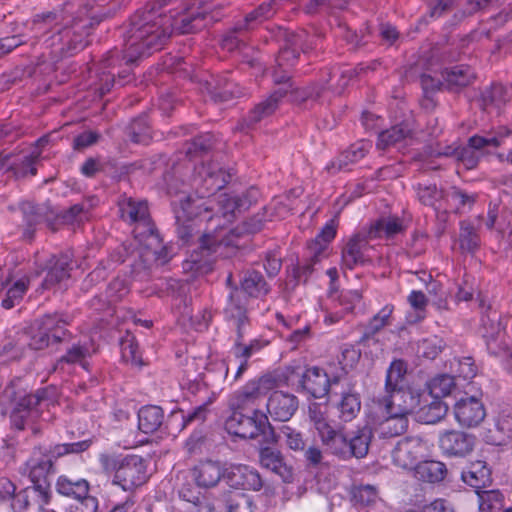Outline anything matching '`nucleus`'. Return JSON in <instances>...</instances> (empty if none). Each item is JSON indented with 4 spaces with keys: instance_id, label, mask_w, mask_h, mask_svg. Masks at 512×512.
Returning <instances> with one entry per match:
<instances>
[{
    "instance_id": "nucleus-1",
    "label": "nucleus",
    "mask_w": 512,
    "mask_h": 512,
    "mask_svg": "<svg viewBox=\"0 0 512 512\" xmlns=\"http://www.w3.org/2000/svg\"><path fill=\"white\" fill-rule=\"evenodd\" d=\"M172 0H158L159 7L147 5L137 11L131 18L130 26L125 34V55L127 62L149 56L162 49L171 36L170 19L160 8Z\"/></svg>"
},
{
    "instance_id": "nucleus-2",
    "label": "nucleus",
    "mask_w": 512,
    "mask_h": 512,
    "mask_svg": "<svg viewBox=\"0 0 512 512\" xmlns=\"http://www.w3.org/2000/svg\"><path fill=\"white\" fill-rule=\"evenodd\" d=\"M71 20L63 13L48 12L36 15L32 22V31L36 38L43 40L46 48L52 49L57 56L65 51L82 49L89 31L85 24Z\"/></svg>"
},
{
    "instance_id": "nucleus-3",
    "label": "nucleus",
    "mask_w": 512,
    "mask_h": 512,
    "mask_svg": "<svg viewBox=\"0 0 512 512\" xmlns=\"http://www.w3.org/2000/svg\"><path fill=\"white\" fill-rule=\"evenodd\" d=\"M326 451L341 460L352 457L363 458L367 455L372 439L371 429L362 427L348 437L343 428L332 427L319 436Z\"/></svg>"
},
{
    "instance_id": "nucleus-4",
    "label": "nucleus",
    "mask_w": 512,
    "mask_h": 512,
    "mask_svg": "<svg viewBox=\"0 0 512 512\" xmlns=\"http://www.w3.org/2000/svg\"><path fill=\"white\" fill-rule=\"evenodd\" d=\"M65 326L66 322L58 315H45L34 323L29 332L22 333L20 340L33 350H42L70 339L71 334Z\"/></svg>"
},
{
    "instance_id": "nucleus-5",
    "label": "nucleus",
    "mask_w": 512,
    "mask_h": 512,
    "mask_svg": "<svg viewBox=\"0 0 512 512\" xmlns=\"http://www.w3.org/2000/svg\"><path fill=\"white\" fill-rule=\"evenodd\" d=\"M223 227L215 229L213 233L203 235L198 250H194L190 256L184 260L182 267L185 272L193 275L204 274L211 270V253L217 252L218 248L224 246H235L232 237L235 231H230L231 235L222 236Z\"/></svg>"
},
{
    "instance_id": "nucleus-6",
    "label": "nucleus",
    "mask_w": 512,
    "mask_h": 512,
    "mask_svg": "<svg viewBox=\"0 0 512 512\" xmlns=\"http://www.w3.org/2000/svg\"><path fill=\"white\" fill-rule=\"evenodd\" d=\"M432 444L421 436H408L396 444L392 450V462L403 470H414L420 459L428 457Z\"/></svg>"
},
{
    "instance_id": "nucleus-7",
    "label": "nucleus",
    "mask_w": 512,
    "mask_h": 512,
    "mask_svg": "<svg viewBox=\"0 0 512 512\" xmlns=\"http://www.w3.org/2000/svg\"><path fill=\"white\" fill-rule=\"evenodd\" d=\"M270 428L268 417L260 410H253L252 416L242 413V410L234 409L225 422V429L229 434L243 438L254 439Z\"/></svg>"
},
{
    "instance_id": "nucleus-8",
    "label": "nucleus",
    "mask_w": 512,
    "mask_h": 512,
    "mask_svg": "<svg viewBox=\"0 0 512 512\" xmlns=\"http://www.w3.org/2000/svg\"><path fill=\"white\" fill-rule=\"evenodd\" d=\"M259 191L258 189L251 187L241 195H230L227 193L219 194L215 199H208L207 201L197 200L198 203H208L213 210L212 203L217 202L218 209L216 214L210 218V221L218 218V214L227 221L230 222L236 216V213L247 210L253 203L258 200Z\"/></svg>"
},
{
    "instance_id": "nucleus-9",
    "label": "nucleus",
    "mask_w": 512,
    "mask_h": 512,
    "mask_svg": "<svg viewBox=\"0 0 512 512\" xmlns=\"http://www.w3.org/2000/svg\"><path fill=\"white\" fill-rule=\"evenodd\" d=\"M147 478L145 460L138 455H127L120 460L112 483L124 491H132L143 485Z\"/></svg>"
},
{
    "instance_id": "nucleus-10",
    "label": "nucleus",
    "mask_w": 512,
    "mask_h": 512,
    "mask_svg": "<svg viewBox=\"0 0 512 512\" xmlns=\"http://www.w3.org/2000/svg\"><path fill=\"white\" fill-rule=\"evenodd\" d=\"M120 213L124 221L135 225L133 229L135 240L156 229L150 218L146 201L125 199L120 203Z\"/></svg>"
},
{
    "instance_id": "nucleus-11",
    "label": "nucleus",
    "mask_w": 512,
    "mask_h": 512,
    "mask_svg": "<svg viewBox=\"0 0 512 512\" xmlns=\"http://www.w3.org/2000/svg\"><path fill=\"white\" fill-rule=\"evenodd\" d=\"M277 386V380L271 375H264L246 383L241 390L237 391L231 402L236 410H246L257 403L258 400Z\"/></svg>"
},
{
    "instance_id": "nucleus-12",
    "label": "nucleus",
    "mask_w": 512,
    "mask_h": 512,
    "mask_svg": "<svg viewBox=\"0 0 512 512\" xmlns=\"http://www.w3.org/2000/svg\"><path fill=\"white\" fill-rule=\"evenodd\" d=\"M456 422L466 428L479 426L486 417V408L482 399L477 395L465 393L453 405Z\"/></svg>"
},
{
    "instance_id": "nucleus-13",
    "label": "nucleus",
    "mask_w": 512,
    "mask_h": 512,
    "mask_svg": "<svg viewBox=\"0 0 512 512\" xmlns=\"http://www.w3.org/2000/svg\"><path fill=\"white\" fill-rule=\"evenodd\" d=\"M438 447L448 458H464L475 447V437L461 430H445L439 434Z\"/></svg>"
},
{
    "instance_id": "nucleus-14",
    "label": "nucleus",
    "mask_w": 512,
    "mask_h": 512,
    "mask_svg": "<svg viewBox=\"0 0 512 512\" xmlns=\"http://www.w3.org/2000/svg\"><path fill=\"white\" fill-rule=\"evenodd\" d=\"M50 499V485L36 484L16 493L11 506L15 512H41Z\"/></svg>"
},
{
    "instance_id": "nucleus-15",
    "label": "nucleus",
    "mask_w": 512,
    "mask_h": 512,
    "mask_svg": "<svg viewBox=\"0 0 512 512\" xmlns=\"http://www.w3.org/2000/svg\"><path fill=\"white\" fill-rule=\"evenodd\" d=\"M47 400V390L38 389L33 394L19 398L11 415L12 424L23 430L28 421H34L40 415V407Z\"/></svg>"
},
{
    "instance_id": "nucleus-16",
    "label": "nucleus",
    "mask_w": 512,
    "mask_h": 512,
    "mask_svg": "<svg viewBox=\"0 0 512 512\" xmlns=\"http://www.w3.org/2000/svg\"><path fill=\"white\" fill-rule=\"evenodd\" d=\"M136 241L140 249L139 256L145 266H163L170 261V252L167 247L162 245V240L156 229Z\"/></svg>"
},
{
    "instance_id": "nucleus-17",
    "label": "nucleus",
    "mask_w": 512,
    "mask_h": 512,
    "mask_svg": "<svg viewBox=\"0 0 512 512\" xmlns=\"http://www.w3.org/2000/svg\"><path fill=\"white\" fill-rule=\"evenodd\" d=\"M211 209L208 203H198L191 196H183L179 199V205L174 208L176 223L178 225V235L187 242L192 236V225L190 221L201 214V210L209 211Z\"/></svg>"
},
{
    "instance_id": "nucleus-18",
    "label": "nucleus",
    "mask_w": 512,
    "mask_h": 512,
    "mask_svg": "<svg viewBox=\"0 0 512 512\" xmlns=\"http://www.w3.org/2000/svg\"><path fill=\"white\" fill-rule=\"evenodd\" d=\"M22 473L27 475L33 485H49L48 478L54 473L51 456L42 448H36L25 462Z\"/></svg>"
},
{
    "instance_id": "nucleus-19",
    "label": "nucleus",
    "mask_w": 512,
    "mask_h": 512,
    "mask_svg": "<svg viewBox=\"0 0 512 512\" xmlns=\"http://www.w3.org/2000/svg\"><path fill=\"white\" fill-rule=\"evenodd\" d=\"M298 398L290 393L276 391L267 401V412L275 421H288L298 409Z\"/></svg>"
},
{
    "instance_id": "nucleus-20",
    "label": "nucleus",
    "mask_w": 512,
    "mask_h": 512,
    "mask_svg": "<svg viewBox=\"0 0 512 512\" xmlns=\"http://www.w3.org/2000/svg\"><path fill=\"white\" fill-rule=\"evenodd\" d=\"M228 484L237 489L258 491L263 483L258 471L247 465H232L226 469Z\"/></svg>"
},
{
    "instance_id": "nucleus-21",
    "label": "nucleus",
    "mask_w": 512,
    "mask_h": 512,
    "mask_svg": "<svg viewBox=\"0 0 512 512\" xmlns=\"http://www.w3.org/2000/svg\"><path fill=\"white\" fill-rule=\"evenodd\" d=\"M300 384L314 398H322L328 394L331 380L325 369L311 366L307 367L301 374Z\"/></svg>"
},
{
    "instance_id": "nucleus-22",
    "label": "nucleus",
    "mask_w": 512,
    "mask_h": 512,
    "mask_svg": "<svg viewBox=\"0 0 512 512\" xmlns=\"http://www.w3.org/2000/svg\"><path fill=\"white\" fill-rule=\"evenodd\" d=\"M285 94L286 91L277 89L266 99L260 101L244 118L241 129H244V126L248 129L254 128L259 122L270 117L279 107Z\"/></svg>"
},
{
    "instance_id": "nucleus-23",
    "label": "nucleus",
    "mask_w": 512,
    "mask_h": 512,
    "mask_svg": "<svg viewBox=\"0 0 512 512\" xmlns=\"http://www.w3.org/2000/svg\"><path fill=\"white\" fill-rule=\"evenodd\" d=\"M196 484L202 488L215 487L221 478L226 476V470L218 461L205 460L199 462L191 470Z\"/></svg>"
},
{
    "instance_id": "nucleus-24",
    "label": "nucleus",
    "mask_w": 512,
    "mask_h": 512,
    "mask_svg": "<svg viewBox=\"0 0 512 512\" xmlns=\"http://www.w3.org/2000/svg\"><path fill=\"white\" fill-rule=\"evenodd\" d=\"M368 232L358 233L351 237L342 250V263L348 269H353L366 261V251L368 250Z\"/></svg>"
},
{
    "instance_id": "nucleus-25",
    "label": "nucleus",
    "mask_w": 512,
    "mask_h": 512,
    "mask_svg": "<svg viewBox=\"0 0 512 512\" xmlns=\"http://www.w3.org/2000/svg\"><path fill=\"white\" fill-rule=\"evenodd\" d=\"M386 393L387 396L384 398V403L387 413L407 416L417 405L416 397L409 390L398 388L387 390Z\"/></svg>"
},
{
    "instance_id": "nucleus-26",
    "label": "nucleus",
    "mask_w": 512,
    "mask_h": 512,
    "mask_svg": "<svg viewBox=\"0 0 512 512\" xmlns=\"http://www.w3.org/2000/svg\"><path fill=\"white\" fill-rule=\"evenodd\" d=\"M371 143L366 140H360L352 144L346 151L342 152L335 160L331 161L327 166L326 170L335 174L336 172L345 170L349 164L356 163L363 159L369 149Z\"/></svg>"
},
{
    "instance_id": "nucleus-27",
    "label": "nucleus",
    "mask_w": 512,
    "mask_h": 512,
    "mask_svg": "<svg viewBox=\"0 0 512 512\" xmlns=\"http://www.w3.org/2000/svg\"><path fill=\"white\" fill-rule=\"evenodd\" d=\"M40 155L41 152L37 147L29 153L19 155L12 163H9L11 156L6 155L3 159H0V169L7 165L8 169L13 170L17 177H24L28 174L34 176L37 173L35 163L38 161Z\"/></svg>"
},
{
    "instance_id": "nucleus-28",
    "label": "nucleus",
    "mask_w": 512,
    "mask_h": 512,
    "mask_svg": "<svg viewBox=\"0 0 512 512\" xmlns=\"http://www.w3.org/2000/svg\"><path fill=\"white\" fill-rule=\"evenodd\" d=\"M199 174L203 177V184L209 195L221 190L231 178V174L225 171L218 162L203 164Z\"/></svg>"
},
{
    "instance_id": "nucleus-29",
    "label": "nucleus",
    "mask_w": 512,
    "mask_h": 512,
    "mask_svg": "<svg viewBox=\"0 0 512 512\" xmlns=\"http://www.w3.org/2000/svg\"><path fill=\"white\" fill-rule=\"evenodd\" d=\"M260 463L262 467L279 475L283 481L290 482L292 480V468L287 465L280 451L270 447L261 449Z\"/></svg>"
},
{
    "instance_id": "nucleus-30",
    "label": "nucleus",
    "mask_w": 512,
    "mask_h": 512,
    "mask_svg": "<svg viewBox=\"0 0 512 512\" xmlns=\"http://www.w3.org/2000/svg\"><path fill=\"white\" fill-rule=\"evenodd\" d=\"M477 200V194L468 192L457 186L444 190V201L455 213L462 214L472 209Z\"/></svg>"
},
{
    "instance_id": "nucleus-31",
    "label": "nucleus",
    "mask_w": 512,
    "mask_h": 512,
    "mask_svg": "<svg viewBox=\"0 0 512 512\" xmlns=\"http://www.w3.org/2000/svg\"><path fill=\"white\" fill-rule=\"evenodd\" d=\"M90 348L87 343H73L66 351V353L61 356L57 362L55 363L53 370L66 372V366L79 364L84 369L87 370V361L86 359L90 356Z\"/></svg>"
},
{
    "instance_id": "nucleus-32",
    "label": "nucleus",
    "mask_w": 512,
    "mask_h": 512,
    "mask_svg": "<svg viewBox=\"0 0 512 512\" xmlns=\"http://www.w3.org/2000/svg\"><path fill=\"white\" fill-rule=\"evenodd\" d=\"M461 478L479 493L480 489L490 484L491 473L484 461L477 460L469 464L467 469L462 472Z\"/></svg>"
},
{
    "instance_id": "nucleus-33",
    "label": "nucleus",
    "mask_w": 512,
    "mask_h": 512,
    "mask_svg": "<svg viewBox=\"0 0 512 512\" xmlns=\"http://www.w3.org/2000/svg\"><path fill=\"white\" fill-rule=\"evenodd\" d=\"M337 416L341 422H351L361 410V400L358 393L352 390L343 391L336 403Z\"/></svg>"
},
{
    "instance_id": "nucleus-34",
    "label": "nucleus",
    "mask_w": 512,
    "mask_h": 512,
    "mask_svg": "<svg viewBox=\"0 0 512 512\" xmlns=\"http://www.w3.org/2000/svg\"><path fill=\"white\" fill-rule=\"evenodd\" d=\"M411 135V129L405 123L391 127L379 133L376 146L378 149L385 150L390 147H402Z\"/></svg>"
},
{
    "instance_id": "nucleus-35",
    "label": "nucleus",
    "mask_w": 512,
    "mask_h": 512,
    "mask_svg": "<svg viewBox=\"0 0 512 512\" xmlns=\"http://www.w3.org/2000/svg\"><path fill=\"white\" fill-rule=\"evenodd\" d=\"M442 78L445 81V88L447 90L458 92L472 82L474 73L469 67L462 65L454 66L443 71Z\"/></svg>"
},
{
    "instance_id": "nucleus-36",
    "label": "nucleus",
    "mask_w": 512,
    "mask_h": 512,
    "mask_svg": "<svg viewBox=\"0 0 512 512\" xmlns=\"http://www.w3.org/2000/svg\"><path fill=\"white\" fill-rule=\"evenodd\" d=\"M404 230L403 222L395 216L382 217L371 224L368 232L370 239L391 238Z\"/></svg>"
},
{
    "instance_id": "nucleus-37",
    "label": "nucleus",
    "mask_w": 512,
    "mask_h": 512,
    "mask_svg": "<svg viewBox=\"0 0 512 512\" xmlns=\"http://www.w3.org/2000/svg\"><path fill=\"white\" fill-rule=\"evenodd\" d=\"M166 17L170 19L171 23V34L178 32L180 34L192 33L201 29L203 14H193L185 12H178L177 14H170Z\"/></svg>"
},
{
    "instance_id": "nucleus-38",
    "label": "nucleus",
    "mask_w": 512,
    "mask_h": 512,
    "mask_svg": "<svg viewBox=\"0 0 512 512\" xmlns=\"http://www.w3.org/2000/svg\"><path fill=\"white\" fill-rule=\"evenodd\" d=\"M163 421L164 413L159 406L147 405L138 412V427L145 434L156 432L162 426Z\"/></svg>"
},
{
    "instance_id": "nucleus-39",
    "label": "nucleus",
    "mask_w": 512,
    "mask_h": 512,
    "mask_svg": "<svg viewBox=\"0 0 512 512\" xmlns=\"http://www.w3.org/2000/svg\"><path fill=\"white\" fill-rule=\"evenodd\" d=\"M414 472L419 480L437 483L444 480L447 474V467L441 461L423 460L415 466Z\"/></svg>"
},
{
    "instance_id": "nucleus-40",
    "label": "nucleus",
    "mask_w": 512,
    "mask_h": 512,
    "mask_svg": "<svg viewBox=\"0 0 512 512\" xmlns=\"http://www.w3.org/2000/svg\"><path fill=\"white\" fill-rule=\"evenodd\" d=\"M71 259L68 255L61 256L48 271L42 282L43 289H52L57 285H61L70 277Z\"/></svg>"
},
{
    "instance_id": "nucleus-41",
    "label": "nucleus",
    "mask_w": 512,
    "mask_h": 512,
    "mask_svg": "<svg viewBox=\"0 0 512 512\" xmlns=\"http://www.w3.org/2000/svg\"><path fill=\"white\" fill-rule=\"evenodd\" d=\"M458 243L462 253L474 254L480 247L478 230L468 220H463L459 224Z\"/></svg>"
},
{
    "instance_id": "nucleus-42",
    "label": "nucleus",
    "mask_w": 512,
    "mask_h": 512,
    "mask_svg": "<svg viewBox=\"0 0 512 512\" xmlns=\"http://www.w3.org/2000/svg\"><path fill=\"white\" fill-rule=\"evenodd\" d=\"M56 490L63 496L83 498L89 493V483L85 479L74 480L63 475L57 479Z\"/></svg>"
},
{
    "instance_id": "nucleus-43",
    "label": "nucleus",
    "mask_w": 512,
    "mask_h": 512,
    "mask_svg": "<svg viewBox=\"0 0 512 512\" xmlns=\"http://www.w3.org/2000/svg\"><path fill=\"white\" fill-rule=\"evenodd\" d=\"M251 357L244 349V344L236 342L230 350V354L226 361V374L230 369H236L234 379H239L248 367V360Z\"/></svg>"
},
{
    "instance_id": "nucleus-44",
    "label": "nucleus",
    "mask_w": 512,
    "mask_h": 512,
    "mask_svg": "<svg viewBox=\"0 0 512 512\" xmlns=\"http://www.w3.org/2000/svg\"><path fill=\"white\" fill-rule=\"evenodd\" d=\"M241 289L251 297H260L269 290L261 273L254 270H248L243 274Z\"/></svg>"
},
{
    "instance_id": "nucleus-45",
    "label": "nucleus",
    "mask_w": 512,
    "mask_h": 512,
    "mask_svg": "<svg viewBox=\"0 0 512 512\" xmlns=\"http://www.w3.org/2000/svg\"><path fill=\"white\" fill-rule=\"evenodd\" d=\"M225 313L229 318L235 320L240 330V327L246 320V302L242 296V292L236 288L229 295Z\"/></svg>"
},
{
    "instance_id": "nucleus-46",
    "label": "nucleus",
    "mask_w": 512,
    "mask_h": 512,
    "mask_svg": "<svg viewBox=\"0 0 512 512\" xmlns=\"http://www.w3.org/2000/svg\"><path fill=\"white\" fill-rule=\"evenodd\" d=\"M389 416L379 425V434L383 438L396 437L403 434L408 428L407 416L388 413Z\"/></svg>"
},
{
    "instance_id": "nucleus-47",
    "label": "nucleus",
    "mask_w": 512,
    "mask_h": 512,
    "mask_svg": "<svg viewBox=\"0 0 512 512\" xmlns=\"http://www.w3.org/2000/svg\"><path fill=\"white\" fill-rule=\"evenodd\" d=\"M512 433V418L503 415L494 419L493 427L488 429L487 439L495 445H502Z\"/></svg>"
},
{
    "instance_id": "nucleus-48",
    "label": "nucleus",
    "mask_w": 512,
    "mask_h": 512,
    "mask_svg": "<svg viewBox=\"0 0 512 512\" xmlns=\"http://www.w3.org/2000/svg\"><path fill=\"white\" fill-rule=\"evenodd\" d=\"M455 385V378L453 376L441 374L430 380L428 389L433 398L440 399L450 395Z\"/></svg>"
},
{
    "instance_id": "nucleus-49",
    "label": "nucleus",
    "mask_w": 512,
    "mask_h": 512,
    "mask_svg": "<svg viewBox=\"0 0 512 512\" xmlns=\"http://www.w3.org/2000/svg\"><path fill=\"white\" fill-rule=\"evenodd\" d=\"M504 327L500 322V315L496 310L487 307L486 311L481 316V335L493 336L502 335Z\"/></svg>"
},
{
    "instance_id": "nucleus-50",
    "label": "nucleus",
    "mask_w": 512,
    "mask_h": 512,
    "mask_svg": "<svg viewBox=\"0 0 512 512\" xmlns=\"http://www.w3.org/2000/svg\"><path fill=\"white\" fill-rule=\"evenodd\" d=\"M308 416L318 436H321L333 427L328 420L327 410L319 403H311L309 405Z\"/></svg>"
},
{
    "instance_id": "nucleus-51",
    "label": "nucleus",
    "mask_w": 512,
    "mask_h": 512,
    "mask_svg": "<svg viewBox=\"0 0 512 512\" xmlns=\"http://www.w3.org/2000/svg\"><path fill=\"white\" fill-rule=\"evenodd\" d=\"M336 235V224L334 220H330L322 228L321 232L317 235L315 241L309 246V250L315 252V261L319 260V255H322Z\"/></svg>"
},
{
    "instance_id": "nucleus-52",
    "label": "nucleus",
    "mask_w": 512,
    "mask_h": 512,
    "mask_svg": "<svg viewBox=\"0 0 512 512\" xmlns=\"http://www.w3.org/2000/svg\"><path fill=\"white\" fill-rule=\"evenodd\" d=\"M394 306L391 304L385 305L376 315H374L366 325L365 336L374 335L382 328L389 326L392 320Z\"/></svg>"
},
{
    "instance_id": "nucleus-53",
    "label": "nucleus",
    "mask_w": 512,
    "mask_h": 512,
    "mask_svg": "<svg viewBox=\"0 0 512 512\" xmlns=\"http://www.w3.org/2000/svg\"><path fill=\"white\" fill-rule=\"evenodd\" d=\"M407 372V365L402 360H394L386 374L385 389L392 390L402 388V382Z\"/></svg>"
},
{
    "instance_id": "nucleus-54",
    "label": "nucleus",
    "mask_w": 512,
    "mask_h": 512,
    "mask_svg": "<svg viewBox=\"0 0 512 512\" xmlns=\"http://www.w3.org/2000/svg\"><path fill=\"white\" fill-rule=\"evenodd\" d=\"M29 280L27 278H21L16 281L6 292L5 298L2 300V307L5 309H11L18 305L25 293L28 290Z\"/></svg>"
},
{
    "instance_id": "nucleus-55",
    "label": "nucleus",
    "mask_w": 512,
    "mask_h": 512,
    "mask_svg": "<svg viewBox=\"0 0 512 512\" xmlns=\"http://www.w3.org/2000/svg\"><path fill=\"white\" fill-rule=\"evenodd\" d=\"M416 192L418 200L425 206L438 208L436 204L444 200V191L438 190L434 184H418Z\"/></svg>"
},
{
    "instance_id": "nucleus-56",
    "label": "nucleus",
    "mask_w": 512,
    "mask_h": 512,
    "mask_svg": "<svg viewBox=\"0 0 512 512\" xmlns=\"http://www.w3.org/2000/svg\"><path fill=\"white\" fill-rule=\"evenodd\" d=\"M225 506L227 512H254L250 497L242 492H231L226 496Z\"/></svg>"
},
{
    "instance_id": "nucleus-57",
    "label": "nucleus",
    "mask_w": 512,
    "mask_h": 512,
    "mask_svg": "<svg viewBox=\"0 0 512 512\" xmlns=\"http://www.w3.org/2000/svg\"><path fill=\"white\" fill-rule=\"evenodd\" d=\"M479 508L482 512H494L502 507L504 496L499 490L479 491Z\"/></svg>"
},
{
    "instance_id": "nucleus-58",
    "label": "nucleus",
    "mask_w": 512,
    "mask_h": 512,
    "mask_svg": "<svg viewBox=\"0 0 512 512\" xmlns=\"http://www.w3.org/2000/svg\"><path fill=\"white\" fill-rule=\"evenodd\" d=\"M279 437L290 450L295 452H302L306 447L303 434L288 425L280 429Z\"/></svg>"
},
{
    "instance_id": "nucleus-59",
    "label": "nucleus",
    "mask_w": 512,
    "mask_h": 512,
    "mask_svg": "<svg viewBox=\"0 0 512 512\" xmlns=\"http://www.w3.org/2000/svg\"><path fill=\"white\" fill-rule=\"evenodd\" d=\"M273 79L276 84H284V87H280L279 89L286 91L284 97L289 96L291 101L301 102L311 95V93L306 89L293 88L291 83H286L289 80V76L287 74L280 75L278 71H275Z\"/></svg>"
},
{
    "instance_id": "nucleus-60",
    "label": "nucleus",
    "mask_w": 512,
    "mask_h": 512,
    "mask_svg": "<svg viewBox=\"0 0 512 512\" xmlns=\"http://www.w3.org/2000/svg\"><path fill=\"white\" fill-rule=\"evenodd\" d=\"M509 134L507 129L503 132H499L497 135L488 136H472L468 141V147L470 150H481L486 147H498L501 145L502 139Z\"/></svg>"
},
{
    "instance_id": "nucleus-61",
    "label": "nucleus",
    "mask_w": 512,
    "mask_h": 512,
    "mask_svg": "<svg viewBox=\"0 0 512 512\" xmlns=\"http://www.w3.org/2000/svg\"><path fill=\"white\" fill-rule=\"evenodd\" d=\"M352 497L355 505L364 507L376 503L378 500V493L374 486L361 485L353 489Z\"/></svg>"
},
{
    "instance_id": "nucleus-62",
    "label": "nucleus",
    "mask_w": 512,
    "mask_h": 512,
    "mask_svg": "<svg viewBox=\"0 0 512 512\" xmlns=\"http://www.w3.org/2000/svg\"><path fill=\"white\" fill-rule=\"evenodd\" d=\"M487 351L492 356H505L510 352L508 342L505 340V332L502 335L483 336Z\"/></svg>"
},
{
    "instance_id": "nucleus-63",
    "label": "nucleus",
    "mask_w": 512,
    "mask_h": 512,
    "mask_svg": "<svg viewBox=\"0 0 512 512\" xmlns=\"http://www.w3.org/2000/svg\"><path fill=\"white\" fill-rule=\"evenodd\" d=\"M129 291L128 284L125 279L115 278L112 280L106 290V299L104 302L113 303L122 299Z\"/></svg>"
},
{
    "instance_id": "nucleus-64",
    "label": "nucleus",
    "mask_w": 512,
    "mask_h": 512,
    "mask_svg": "<svg viewBox=\"0 0 512 512\" xmlns=\"http://www.w3.org/2000/svg\"><path fill=\"white\" fill-rule=\"evenodd\" d=\"M213 93L216 100L223 102L240 96L241 91L237 85H234L225 79L223 82H216Z\"/></svg>"
}]
</instances>
